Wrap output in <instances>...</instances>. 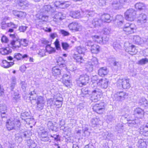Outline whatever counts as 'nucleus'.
<instances>
[{"label": "nucleus", "instance_id": "nucleus-22", "mask_svg": "<svg viewBox=\"0 0 148 148\" xmlns=\"http://www.w3.org/2000/svg\"><path fill=\"white\" fill-rule=\"evenodd\" d=\"M112 67L115 70H119L121 68V63L116 60H113L111 62Z\"/></svg>", "mask_w": 148, "mask_h": 148}, {"label": "nucleus", "instance_id": "nucleus-39", "mask_svg": "<svg viewBox=\"0 0 148 148\" xmlns=\"http://www.w3.org/2000/svg\"><path fill=\"white\" fill-rule=\"evenodd\" d=\"M30 136L27 131H25L22 133H20V137L21 138H24L25 140H27L30 138Z\"/></svg>", "mask_w": 148, "mask_h": 148}, {"label": "nucleus", "instance_id": "nucleus-2", "mask_svg": "<svg viewBox=\"0 0 148 148\" xmlns=\"http://www.w3.org/2000/svg\"><path fill=\"white\" fill-rule=\"evenodd\" d=\"M21 123L20 121L14 119H9L6 122V127L8 130L19 129L21 127Z\"/></svg>", "mask_w": 148, "mask_h": 148}, {"label": "nucleus", "instance_id": "nucleus-6", "mask_svg": "<svg viewBox=\"0 0 148 148\" xmlns=\"http://www.w3.org/2000/svg\"><path fill=\"white\" fill-rule=\"evenodd\" d=\"M136 11L132 9H130L125 13V18L127 21H133L136 18Z\"/></svg>", "mask_w": 148, "mask_h": 148}, {"label": "nucleus", "instance_id": "nucleus-20", "mask_svg": "<svg viewBox=\"0 0 148 148\" xmlns=\"http://www.w3.org/2000/svg\"><path fill=\"white\" fill-rule=\"evenodd\" d=\"M134 41L137 44H141L146 42V40L145 38H141L138 36H134Z\"/></svg>", "mask_w": 148, "mask_h": 148}, {"label": "nucleus", "instance_id": "nucleus-62", "mask_svg": "<svg viewBox=\"0 0 148 148\" xmlns=\"http://www.w3.org/2000/svg\"><path fill=\"white\" fill-rule=\"evenodd\" d=\"M132 24V23H125V22H124V24H123V26L121 28H123V30L127 28L130 27Z\"/></svg>", "mask_w": 148, "mask_h": 148}, {"label": "nucleus", "instance_id": "nucleus-3", "mask_svg": "<svg viewBox=\"0 0 148 148\" xmlns=\"http://www.w3.org/2000/svg\"><path fill=\"white\" fill-rule=\"evenodd\" d=\"M38 136L40 140L43 142L49 141L50 140L48 136V132L42 127H40L38 131Z\"/></svg>", "mask_w": 148, "mask_h": 148}, {"label": "nucleus", "instance_id": "nucleus-28", "mask_svg": "<svg viewBox=\"0 0 148 148\" xmlns=\"http://www.w3.org/2000/svg\"><path fill=\"white\" fill-rule=\"evenodd\" d=\"M14 64L13 62H8L6 60H3L2 61L1 65L4 68H8L12 66Z\"/></svg>", "mask_w": 148, "mask_h": 148}, {"label": "nucleus", "instance_id": "nucleus-12", "mask_svg": "<svg viewBox=\"0 0 148 148\" xmlns=\"http://www.w3.org/2000/svg\"><path fill=\"white\" fill-rule=\"evenodd\" d=\"M36 103V110H40L43 109L45 105V102L43 97L40 96L38 97L37 99Z\"/></svg>", "mask_w": 148, "mask_h": 148}, {"label": "nucleus", "instance_id": "nucleus-60", "mask_svg": "<svg viewBox=\"0 0 148 148\" xmlns=\"http://www.w3.org/2000/svg\"><path fill=\"white\" fill-rule=\"evenodd\" d=\"M20 85L22 88L23 90H25L26 88L27 87V84L25 82L21 81Z\"/></svg>", "mask_w": 148, "mask_h": 148}, {"label": "nucleus", "instance_id": "nucleus-30", "mask_svg": "<svg viewBox=\"0 0 148 148\" xmlns=\"http://www.w3.org/2000/svg\"><path fill=\"white\" fill-rule=\"evenodd\" d=\"M70 16L75 18H79L81 17V14L79 11H71Z\"/></svg>", "mask_w": 148, "mask_h": 148}, {"label": "nucleus", "instance_id": "nucleus-63", "mask_svg": "<svg viewBox=\"0 0 148 148\" xmlns=\"http://www.w3.org/2000/svg\"><path fill=\"white\" fill-rule=\"evenodd\" d=\"M8 27H11L14 28H16L18 27V26L16 25H15L12 22H10L8 23Z\"/></svg>", "mask_w": 148, "mask_h": 148}, {"label": "nucleus", "instance_id": "nucleus-53", "mask_svg": "<svg viewBox=\"0 0 148 148\" xmlns=\"http://www.w3.org/2000/svg\"><path fill=\"white\" fill-rule=\"evenodd\" d=\"M62 48L64 50H66L69 49V44L66 42H62L61 43Z\"/></svg>", "mask_w": 148, "mask_h": 148}, {"label": "nucleus", "instance_id": "nucleus-56", "mask_svg": "<svg viewBox=\"0 0 148 148\" xmlns=\"http://www.w3.org/2000/svg\"><path fill=\"white\" fill-rule=\"evenodd\" d=\"M54 43L56 49L58 50H61V48L58 40V39H56Z\"/></svg>", "mask_w": 148, "mask_h": 148}, {"label": "nucleus", "instance_id": "nucleus-5", "mask_svg": "<svg viewBox=\"0 0 148 148\" xmlns=\"http://www.w3.org/2000/svg\"><path fill=\"white\" fill-rule=\"evenodd\" d=\"M98 63L97 58L95 57H93L90 60L86 63L85 68L87 71L89 72H92L94 67L98 64Z\"/></svg>", "mask_w": 148, "mask_h": 148}, {"label": "nucleus", "instance_id": "nucleus-37", "mask_svg": "<svg viewBox=\"0 0 148 148\" xmlns=\"http://www.w3.org/2000/svg\"><path fill=\"white\" fill-rule=\"evenodd\" d=\"M43 10L47 12H53L55 10L50 5H46L43 6Z\"/></svg>", "mask_w": 148, "mask_h": 148}, {"label": "nucleus", "instance_id": "nucleus-13", "mask_svg": "<svg viewBox=\"0 0 148 148\" xmlns=\"http://www.w3.org/2000/svg\"><path fill=\"white\" fill-rule=\"evenodd\" d=\"M127 96V94L123 91L118 92L114 95L115 99L120 101L124 100Z\"/></svg>", "mask_w": 148, "mask_h": 148}, {"label": "nucleus", "instance_id": "nucleus-35", "mask_svg": "<svg viewBox=\"0 0 148 148\" xmlns=\"http://www.w3.org/2000/svg\"><path fill=\"white\" fill-rule=\"evenodd\" d=\"M100 121L99 119L96 118L92 119L91 121L90 122L92 123V126L95 127L96 125L100 124Z\"/></svg>", "mask_w": 148, "mask_h": 148}, {"label": "nucleus", "instance_id": "nucleus-32", "mask_svg": "<svg viewBox=\"0 0 148 148\" xmlns=\"http://www.w3.org/2000/svg\"><path fill=\"white\" fill-rule=\"evenodd\" d=\"M135 6L136 9L139 10H144L146 8L145 5L143 3H137L135 4Z\"/></svg>", "mask_w": 148, "mask_h": 148}, {"label": "nucleus", "instance_id": "nucleus-41", "mask_svg": "<svg viewBox=\"0 0 148 148\" xmlns=\"http://www.w3.org/2000/svg\"><path fill=\"white\" fill-rule=\"evenodd\" d=\"M86 50V49L84 47L79 46L77 47V51L76 52H77V53L80 54V55H84Z\"/></svg>", "mask_w": 148, "mask_h": 148}, {"label": "nucleus", "instance_id": "nucleus-40", "mask_svg": "<svg viewBox=\"0 0 148 148\" xmlns=\"http://www.w3.org/2000/svg\"><path fill=\"white\" fill-rule=\"evenodd\" d=\"M147 144L142 139H140L138 141V147L139 148H146Z\"/></svg>", "mask_w": 148, "mask_h": 148}, {"label": "nucleus", "instance_id": "nucleus-10", "mask_svg": "<svg viewBox=\"0 0 148 148\" xmlns=\"http://www.w3.org/2000/svg\"><path fill=\"white\" fill-rule=\"evenodd\" d=\"M68 27L70 30L75 32L80 31L82 29V26L79 23L76 22H73L70 23Z\"/></svg>", "mask_w": 148, "mask_h": 148}, {"label": "nucleus", "instance_id": "nucleus-15", "mask_svg": "<svg viewBox=\"0 0 148 148\" xmlns=\"http://www.w3.org/2000/svg\"><path fill=\"white\" fill-rule=\"evenodd\" d=\"M124 19L122 16L117 15L116 16L115 21L119 27H122L124 24Z\"/></svg>", "mask_w": 148, "mask_h": 148}, {"label": "nucleus", "instance_id": "nucleus-26", "mask_svg": "<svg viewBox=\"0 0 148 148\" xmlns=\"http://www.w3.org/2000/svg\"><path fill=\"white\" fill-rule=\"evenodd\" d=\"M137 23H143L146 22L147 21V16L144 14H141L138 17Z\"/></svg>", "mask_w": 148, "mask_h": 148}, {"label": "nucleus", "instance_id": "nucleus-33", "mask_svg": "<svg viewBox=\"0 0 148 148\" xmlns=\"http://www.w3.org/2000/svg\"><path fill=\"white\" fill-rule=\"evenodd\" d=\"M61 72V69L58 66H54L52 68V73L54 76H56L60 74Z\"/></svg>", "mask_w": 148, "mask_h": 148}, {"label": "nucleus", "instance_id": "nucleus-46", "mask_svg": "<svg viewBox=\"0 0 148 148\" xmlns=\"http://www.w3.org/2000/svg\"><path fill=\"white\" fill-rule=\"evenodd\" d=\"M113 46L114 49L117 51L121 48V45L116 42H113Z\"/></svg>", "mask_w": 148, "mask_h": 148}, {"label": "nucleus", "instance_id": "nucleus-4", "mask_svg": "<svg viewBox=\"0 0 148 148\" xmlns=\"http://www.w3.org/2000/svg\"><path fill=\"white\" fill-rule=\"evenodd\" d=\"M10 36L12 39V40L10 42V44L12 47V48L14 49L20 47L21 46V40L18 36L16 35L10 34Z\"/></svg>", "mask_w": 148, "mask_h": 148}, {"label": "nucleus", "instance_id": "nucleus-43", "mask_svg": "<svg viewBox=\"0 0 148 148\" xmlns=\"http://www.w3.org/2000/svg\"><path fill=\"white\" fill-rule=\"evenodd\" d=\"M139 103L140 105H143L145 107H146L148 106L147 101L144 97L142 98L140 100Z\"/></svg>", "mask_w": 148, "mask_h": 148}, {"label": "nucleus", "instance_id": "nucleus-8", "mask_svg": "<svg viewBox=\"0 0 148 148\" xmlns=\"http://www.w3.org/2000/svg\"><path fill=\"white\" fill-rule=\"evenodd\" d=\"M88 24L91 27L99 28L103 25V23L100 18H96L89 22Z\"/></svg>", "mask_w": 148, "mask_h": 148}, {"label": "nucleus", "instance_id": "nucleus-48", "mask_svg": "<svg viewBox=\"0 0 148 148\" xmlns=\"http://www.w3.org/2000/svg\"><path fill=\"white\" fill-rule=\"evenodd\" d=\"M148 63V58H142L138 62V63L140 65H143Z\"/></svg>", "mask_w": 148, "mask_h": 148}, {"label": "nucleus", "instance_id": "nucleus-25", "mask_svg": "<svg viewBox=\"0 0 148 148\" xmlns=\"http://www.w3.org/2000/svg\"><path fill=\"white\" fill-rule=\"evenodd\" d=\"M100 18L103 23V22L110 23L111 21V20L110 19V14H103Z\"/></svg>", "mask_w": 148, "mask_h": 148}, {"label": "nucleus", "instance_id": "nucleus-18", "mask_svg": "<svg viewBox=\"0 0 148 148\" xmlns=\"http://www.w3.org/2000/svg\"><path fill=\"white\" fill-rule=\"evenodd\" d=\"M108 80L107 79H101L99 80L97 84L98 86H100L102 88L106 89L108 87Z\"/></svg>", "mask_w": 148, "mask_h": 148}, {"label": "nucleus", "instance_id": "nucleus-16", "mask_svg": "<svg viewBox=\"0 0 148 148\" xmlns=\"http://www.w3.org/2000/svg\"><path fill=\"white\" fill-rule=\"evenodd\" d=\"M119 82L121 83L122 88L124 89H128L130 87L129 79L124 78L120 79Z\"/></svg>", "mask_w": 148, "mask_h": 148}, {"label": "nucleus", "instance_id": "nucleus-21", "mask_svg": "<svg viewBox=\"0 0 148 148\" xmlns=\"http://www.w3.org/2000/svg\"><path fill=\"white\" fill-rule=\"evenodd\" d=\"M125 51L131 55L135 54L137 52V51L134 45H132L126 47Z\"/></svg>", "mask_w": 148, "mask_h": 148}, {"label": "nucleus", "instance_id": "nucleus-45", "mask_svg": "<svg viewBox=\"0 0 148 148\" xmlns=\"http://www.w3.org/2000/svg\"><path fill=\"white\" fill-rule=\"evenodd\" d=\"M64 16H63L62 12H58L54 16L55 18L57 20H61L64 19Z\"/></svg>", "mask_w": 148, "mask_h": 148}, {"label": "nucleus", "instance_id": "nucleus-34", "mask_svg": "<svg viewBox=\"0 0 148 148\" xmlns=\"http://www.w3.org/2000/svg\"><path fill=\"white\" fill-rule=\"evenodd\" d=\"M91 52L93 53H97L99 51V46L96 44H94L90 48Z\"/></svg>", "mask_w": 148, "mask_h": 148}, {"label": "nucleus", "instance_id": "nucleus-59", "mask_svg": "<svg viewBox=\"0 0 148 148\" xmlns=\"http://www.w3.org/2000/svg\"><path fill=\"white\" fill-rule=\"evenodd\" d=\"M105 135H107V136H106L105 137H104V138L105 139H106V138H108V137H111L112 136H113V134L112 133H111L110 132H104L102 134V136H104Z\"/></svg>", "mask_w": 148, "mask_h": 148}, {"label": "nucleus", "instance_id": "nucleus-29", "mask_svg": "<svg viewBox=\"0 0 148 148\" xmlns=\"http://www.w3.org/2000/svg\"><path fill=\"white\" fill-rule=\"evenodd\" d=\"M108 71L106 67L101 68L98 71L99 75L101 76H103L107 75Z\"/></svg>", "mask_w": 148, "mask_h": 148}, {"label": "nucleus", "instance_id": "nucleus-50", "mask_svg": "<svg viewBox=\"0 0 148 148\" xmlns=\"http://www.w3.org/2000/svg\"><path fill=\"white\" fill-rule=\"evenodd\" d=\"M53 103L56 105L57 108H60L61 107L62 102V101L57 100L55 101H53Z\"/></svg>", "mask_w": 148, "mask_h": 148}, {"label": "nucleus", "instance_id": "nucleus-7", "mask_svg": "<svg viewBox=\"0 0 148 148\" xmlns=\"http://www.w3.org/2000/svg\"><path fill=\"white\" fill-rule=\"evenodd\" d=\"M106 106V103L100 102L95 104L93 107V111L99 114H102L104 112Z\"/></svg>", "mask_w": 148, "mask_h": 148}, {"label": "nucleus", "instance_id": "nucleus-19", "mask_svg": "<svg viewBox=\"0 0 148 148\" xmlns=\"http://www.w3.org/2000/svg\"><path fill=\"white\" fill-rule=\"evenodd\" d=\"M15 2L17 5L23 8H25L29 5V3L27 0H16Z\"/></svg>", "mask_w": 148, "mask_h": 148}, {"label": "nucleus", "instance_id": "nucleus-42", "mask_svg": "<svg viewBox=\"0 0 148 148\" xmlns=\"http://www.w3.org/2000/svg\"><path fill=\"white\" fill-rule=\"evenodd\" d=\"M13 58V62L21 60L22 59V55L20 53H15L14 54Z\"/></svg>", "mask_w": 148, "mask_h": 148}, {"label": "nucleus", "instance_id": "nucleus-38", "mask_svg": "<svg viewBox=\"0 0 148 148\" xmlns=\"http://www.w3.org/2000/svg\"><path fill=\"white\" fill-rule=\"evenodd\" d=\"M13 13L14 15L18 17H24L26 15L25 13L21 11H14L13 12Z\"/></svg>", "mask_w": 148, "mask_h": 148}, {"label": "nucleus", "instance_id": "nucleus-14", "mask_svg": "<svg viewBox=\"0 0 148 148\" xmlns=\"http://www.w3.org/2000/svg\"><path fill=\"white\" fill-rule=\"evenodd\" d=\"M72 57L77 63L81 64L84 62V60L83 58V57L80 54L77 53V52L74 53Z\"/></svg>", "mask_w": 148, "mask_h": 148}, {"label": "nucleus", "instance_id": "nucleus-49", "mask_svg": "<svg viewBox=\"0 0 148 148\" xmlns=\"http://www.w3.org/2000/svg\"><path fill=\"white\" fill-rule=\"evenodd\" d=\"M62 81L63 83L65 86L68 88L71 87L72 84L71 82L70 79L65 80Z\"/></svg>", "mask_w": 148, "mask_h": 148}, {"label": "nucleus", "instance_id": "nucleus-11", "mask_svg": "<svg viewBox=\"0 0 148 148\" xmlns=\"http://www.w3.org/2000/svg\"><path fill=\"white\" fill-rule=\"evenodd\" d=\"M93 40L97 41V42L101 44H105L108 41V38L106 37L104 38L103 37H101L100 36L97 35H92L91 36Z\"/></svg>", "mask_w": 148, "mask_h": 148}, {"label": "nucleus", "instance_id": "nucleus-52", "mask_svg": "<svg viewBox=\"0 0 148 148\" xmlns=\"http://www.w3.org/2000/svg\"><path fill=\"white\" fill-rule=\"evenodd\" d=\"M39 19L43 21H47L48 16L42 14H40L38 16Z\"/></svg>", "mask_w": 148, "mask_h": 148}, {"label": "nucleus", "instance_id": "nucleus-44", "mask_svg": "<svg viewBox=\"0 0 148 148\" xmlns=\"http://www.w3.org/2000/svg\"><path fill=\"white\" fill-rule=\"evenodd\" d=\"M29 95H30L29 99L31 101L34 100H35L36 99V98L37 97V95L34 90L31 92L29 93Z\"/></svg>", "mask_w": 148, "mask_h": 148}, {"label": "nucleus", "instance_id": "nucleus-55", "mask_svg": "<svg viewBox=\"0 0 148 148\" xmlns=\"http://www.w3.org/2000/svg\"><path fill=\"white\" fill-rule=\"evenodd\" d=\"M51 137L53 138L55 141H60L61 137L59 135L54 134L53 135H51Z\"/></svg>", "mask_w": 148, "mask_h": 148}, {"label": "nucleus", "instance_id": "nucleus-1", "mask_svg": "<svg viewBox=\"0 0 148 148\" xmlns=\"http://www.w3.org/2000/svg\"><path fill=\"white\" fill-rule=\"evenodd\" d=\"M89 90L88 88H82L81 90L82 96L87 97L89 96V94L91 93V100L93 102L97 101L100 98V95L101 94V90L97 88L96 86L94 84H92Z\"/></svg>", "mask_w": 148, "mask_h": 148}, {"label": "nucleus", "instance_id": "nucleus-36", "mask_svg": "<svg viewBox=\"0 0 148 148\" xmlns=\"http://www.w3.org/2000/svg\"><path fill=\"white\" fill-rule=\"evenodd\" d=\"M6 113H1V116L0 117V125H1L7 120V114Z\"/></svg>", "mask_w": 148, "mask_h": 148}, {"label": "nucleus", "instance_id": "nucleus-64", "mask_svg": "<svg viewBox=\"0 0 148 148\" xmlns=\"http://www.w3.org/2000/svg\"><path fill=\"white\" fill-rule=\"evenodd\" d=\"M29 114L28 112H25L21 114V118L23 120H25V117L28 116Z\"/></svg>", "mask_w": 148, "mask_h": 148}, {"label": "nucleus", "instance_id": "nucleus-58", "mask_svg": "<svg viewBox=\"0 0 148 148\" xmlns=\"http://www.w3.org/2000/svg\"><path fill=\"white\" fill-rule=\"evenodd\" d=\"M60 32L64 36H68L70 35V34L69 32L64 29L61 30H60Z\"/></svg>", "mask_w": 148, "mask_h": 148}, {"label": "nucleus", "instance_id": "nucleus-61", "mask_svg": "<svg viewBox=\"0 0 148 148\" xmlns=\"http://www.w3.org/2000/svg\"><path fill=\"white\" fill-rule=\"evenodd\" d=\"M85 45L91 48L94 44L90 40H88L85 42Z\"/></svg>", "mask_w": 148, "mask_h": 148}, {"label": "nucleus", "instance_id": "nucleus-23", "mask_svg": "<svg viewBox=\"0 0 148 148\" xmlns=\"http://www.w3.org/2000/svg\"><path fill=\"white\" fill-rule=\"evenodd\" d=\"M12 49L9 47L2 48L0 49V52L3 55H7L11 53Z\"/></svg>", "mask_w": 148, "mask_h": 148}, {"label": "nucleus", "instance_id": "nucleus-27", "mask_svg": "<svg viewBox=\"0 0 148 148\" xmlns=\"http://www.w3.org/2000/svg\"><path fill=\"white\" fill-rule=\"evenodd\" d=\"M57 64L60 68L65 67L66 66V61L62 57H60L57 60Z\"/></svg>", "mask_w": 148, "mask_h": 148}, {"label": "nucleus", "instance_id": "nucleus-57", "mask_svg": "<svg viewBox=\"0 0 148 148\" xmlns=\"http://www.w3.org/2000/svg\"><path fill=\"white\" fill-rule=\"evenodd\" d=\"M21 45H22L24 46H26L28 45V41L25 39H20Z\"/></svg>", "mask_w": 148, "mask_h": 148}, {"label": "nucleus", "instance_id": "nucleus-31", "mask_svg": "<svg viewBox=\"0 0 148 148\" xmlns=\"http://www.w3.org/2000/svg\"><path fill=\"white\" fill-rule=\"evenodd\" d=\"M112 4L113 8L116 10L119 9L122 6L119 1L118 2L117 0H114Z\"/></svg>", "mask_w": 148, "mask_h": 148}, {"label": "nucleus", "instance_id": "nucleus-9", "mask_svg": "<svg viewBox=\"0 0 148 148\" xmlns=\"http://www.w3.org/2000/svg\"><path fill=\"white\" fill-rule=\"evenodd\" d=\"M89 77L86 75H80L77 81L78 86L81 87L83 85H85L88 82Z\"/></svg>", "mask_w": 148, "mask_h": 148}, {"label": "nucleus", "instance_id": "nucleus-51", "mask_svg": "<svg viewBox=\"0 0 148 148\" xmlns=\"http://www.w3.org/2000/svg\"><path fill=\"white\" fill-rule=\"evenodd\" d=\"M54 5L57 8H63V7H62V2L56 1L54 2Z\"/></svg>", "mask_w": 148, "mask_h": 148}, {"label": "nucleus", "instance_id": "nucleus-24", "mask_svg": "<svg viewBox=\"0 0 148 148\" xmlns=\"http://www.w3.org/2000/svg\"><path fill=\"white\" fill-rule=\"evenodd\" d=\"M136 26L134 24H132L130 27L125 29L123 30L125 31V34H129L133 33L135 29Z\"/></svg>", "mask_w": 148, "mask_h": 148}, {"label": "nucleus", "instance_id": "nucleus-54", "mask_svg": "<svg viewBox=\"0 0 148 148\" xmlns=\"http://www.w3.org/2000/svg\"><path fill=\"white\" fill-rule=\"evenodd\" d=\"M92 81L93 83V84L95 83V82H96V84H97V83L99 82V80H100L99 79L98 77V76L95 75V76H93L92 78Z\"/></svg>", "mask_w": 148, "mask_h": 148}, {"label": "nucleus", "instance_id": "nucleus-47", "mask_svg": "<svg viewBox=\"0 0 148 148\" xmlns=\"http://www.w3.org/2000/svg\"><path fill=\"white\" fill-rule=\"evenodd\" d=\"M0 111L1 113H5L7 112V107L5 104H0Z\"/></svg>", "mask_w": 148, "mask_h": 148}, {"label": "nucleus", "instance_id": "nucleus-17", "mask_svg": "<svg viewBox=\"0 0 148 148\" xmlns=\"http://www.w3.org/2000/svg\"><path fill=\"white\" fill-rule=\"evenodd\" d=\"M144 111L142 109L138 108L134 110V114L138 118H142L144 116Z\"/></svg>", "mask_w": 148, "mask_h": 148}]
</instances>
